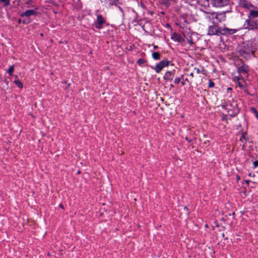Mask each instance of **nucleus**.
<instances>
[{
    "label": "nucleus",
    "mask_w": 258,
    "mask_h": 258,
    "mask_svg": "<svg viewBox=\"0 0 258 258\" xmlns=\"http://www.w3.org/2000/svg\"><path fill=\"white\" fill-rule=\"evenodd\" d=\"M171 38L178 42H182L184 41V39L181 35L176 33L173 34Z\"/></svg>",
    "instance_id": "12"
},
{
    "label": "nucleus",
    "mask_w": 258,
    "mask_h": 258,
    "mask_svg": "<svg viewBox=\"0 0 258 258\" xmlns=\"http://www.w3.org/2000/svg\"><path fill=\"white\" fill-rule=\"evenodd\" d=\"M214 85H215L214 83L211 80H209L208 87L209 88H212L214 86Z\"/></svg>",
    "instance_id": "22"
},
{
    "label": "nucleus",
    "mask_w": 258,
    "mask_h": 258,
    "mask_svg": "<svg viewBox=\"0 0 258 258\" xmlns=\"http://www.w3.org/2000/svg\"><path fill=\"white\" fill-rule=\"evenodd\" d=\"M154 48H155V49H156V48H158V46H157L155 45V46H154Z\"/></svg>",
    "instance_id": "38"
},
{
    "label": "nucleus",
    "mask_w": 258,
    "mask_h": 258,
    "mask_svg": "<svg viewBox=\"0 0 258 258\" xmlns=\"http://www.w3.org/2000/svg\"><path fill=\"white\" fill-rule=\"evenodd\" d=\"M251 111L254 114L255 117L258 119V112L256 110V109L254 107H251L250 108Z\"/></svg>",
    "instance_id": "20"
},
{
    "label": "nucleus",
    "mask_w": 258,
    "mask_h": 258,
    "mask_svg": "<svg viewBox=\"0 0 258 258\" xmlns=\"http://www.w3.org/2000/svg\"><path fill=\"white\" fill-rule=\"evenodd\" d=\"M18 23H19V24H20V23H21V19H19V20H18Z\"/></svg>",
    "instance_id": "35"
},
{
    "label": "nucleus",
    "mask_w": 258,
    "mask_h": 258,
    "mask_svg": "<svg viewBox=\"0 0 258 258\" xmlns=\"http://www.w3.org/2000/svg\"><path fill=\"white\" fill-rule=\"evenodd\" d=\"M243 139H245V135L244 133H243L242 136H241V137L240 138V141L241 142H243V141H242Z\"/></svg>",
    "instance_id": "27"
},
{
    "label": "nucleus",
    "mask_w": 258,
    "mask_h": 258,
    "mask_svg": "<svg viewBox=\"0 0 258 258\" xmlns=\"http://www.w3.org/2000/svg\"><path fill=\"white\" fill-rule=\"evenodd\" d=\"M255 48L253 44L251 42L243 43L239 49L240 55L246 59L250 58L251 55H254Z\"/></svg>",
    "instance_id": "2"
},
{
    "label": "nucleus",
    "mask_w": 258,
    "mask_h": 258,
    "mask_svg": "<svg viewBox=\"0 0 258 258\" xmlns=\"http://www.w3.org/2000/svg\"><path fill=\"white\" fill-rule=\"evenodd\" d=\"M169 63L170 61L167 59H163L156 65L154 70L157 73H159L164 67L169 66Z\"/></svg>",
    "instance_id": "5"
},
{
    "label": "nucleus",
    "mask_w": 258,
    "mask_h": 258,
    "mask_svg": "<svg viewBox=\"0 0 258 258\" xmlns=\"http://www.w3.org/2000/svg\"><path fill=\"white\" fill-rule=\"evenodd\" d=\"M181 84H182V85H185V83H184V82H181Z\"/></svg>",
    "instance_id": "39"
},
{
    "label": "nucleus",
    "mask_w": 258,
    "mask_h": 258,
    "mask_svg": "<svg viewBox=\"0 0 258 258\" xmlns=\"http://www.w3.org/2000/svg\"><path fill=\"white\" fill-rule=\"evenodd\" d=\"M244 26L249 30H254L258 28V20H253L248 18L244 23Z\"/></svg>",
    "instance_id": "3"
},
{
    "label": "nucleus",
    "mask_w": 258,
    "mask_h": 258,
    "mask_svg": "<svg viewBox=\"0 0 258 258\" xmlns=\"http://www.w3.org/2000/svg\"><path fill=\"white\" fill-rule=\"evenodd\" d=\"M173 87H174V86H173L172 84H171V85H170V87L173 88Z\"/></svg>",
    "instance_id": "41"
},
{
    "label": "nucleus",
    "mask_w": 258,
    "mask_h": 258,
    "mask_svg": "<svg viewBox=\"0 0 258 258\" xmlns=\"http://www.w3.org/2000/svg\"><path fill=\"white\" fill-rule=\"evenodd\" d=\"M59 207H60V208H62V209H63V205H61V204L59 205Z\"/></svg>",
    "instance_id": "34"
},
{
    "label": "nucleus",
    "mask_w": 258,
    "mask_h": 258,
    "mask_svg": "<svg viewBox=\"0 0 258 258\" xmlns=\"http://www.w3.org/2000/svg\"><path fill=\"white\" fill-rule=\"evenodd\" d=\"M183 77V75H181V77H180L181 78V79H182Z\"/></svg>",
    "instance_id": "40"
},
{
    "label": "nucleus",
    "mask_w": 258,
    "mask_h": 258,
    "mask_svg": "<svg viewBox=\"0 0 258 258\" xmlns=\"http://www.w3.org/2000/svg\"><path fill=\"white\" fill-rule=\"evenodd\" d=\"M236 32L235 29H230L227 28H224L223 29L220 28L216 24L209 27L208 34L209 35H226V34H233Z\"/></svg>",
    "instance_id": "1"
},
{
    "label": "nucleus",
    "mask_w": 258,
    "mask_h": 258,
    "mask_svg": "<svg viewBox=\"0 0 258 258\" xmlns=\"http://www.w3.org/2000/svg\"><path fill=\"white\" fill-rule=\"evenodd\" d=\"M152 56L153 58L155 60H159L161 57V54L158 52H153Z\"/></svg>",
    "instance_id": "14"
},
{
    "label": "nucleus",
    "mask_w": 258,
    "mask_h": 258,
    "mask_svg": "<svg viewBox=\"0 0 258 258\" xmlns=\"http://www.w3.org/2000/svg\"><path fill=\"white\" fill-rule=\"evenodd\" d=\"M14 71V66H11L9 69L8 70L7 72L10 75V76H12L13 72Z\"/></svg>",
    "instance_id": "16"
},
{
    "label": "nucleus",
    "mask_w": 258,
    "mask_h": 258,
    "mask_svg": "<svg viewBox=\"0 0 258 258\" xmlns=\"http://www.w3.org/2000/svg\"><path fill=\"white\" fill-rule=\"evenodd\" d=\"M241 79L243 80V78L242 76L241 75V74H239L238 76H235L233 79L234 81H237V82H239V80Z\"/></svg>",
    "instance_id": "19"
},
{
    "label": "nucleus",
    "mask_w": 258,
    "mask_h": 258,
    "mask_svg": "<svg viewBox=\"0 0 258 258\" xmlns=\"http://www.w3.org/2000/svg\"><path fill=\"white\" fill-rule=\"evenodd\" d=\"M185 81V82H187V83H189V81H188V79L187 78H186V79H185V81Z\"/></svg>",
    "instance_id": "33"
},
{
    "label": "nucleus",
    "mask_w": 258,
    "mask_h": 258,
    "mask_svg": "<svg viewBox=\"0 0 258 258\" xmlns=\"http://www.w3.org/2000/svg\"><path fill=\"white\" fill-rule=\"evenodd\" d=\"M238 85L239 86V87L241 88H243V85L242 83H241L239 81L238 82Z\"/></svg>",
    "instance_id": "29"
},
{
    "label": "nucleus",
    "mask_w": 258,
    "mask_h": 258,
    "mask_svg": "<svg viewBox=\"0 0 258 258\" xmlns=\"http://www.w3.org/2000/svg\"><path fill=\"white\" fill-rule=\"evenodd\" d=\"M258 17V11L250 10L248 15V18L252 19Z\"/></svg>",
    "instance_id": "13"
},
{
    "label": "nucleus",
    "mask_w": 258,
    "mask_h": 258,
    "mask_svg": "<svg viewBox=\"0 0 258 258\" xmlns=\"http://www.w3.org/2000/svg\"><path fill=\"white\" fill-rule=\"evenodd\" d=\"M118 8H119V9L121 12H122V9H121L120 7H119Z\"/></svg>",
    "instance_id": "37"
},
{
    "label": "nucleus",
    "mask_w": 258,
    "mask_h": 258,
    "mask_svg": "<svg viewBox=\"0 0 258 258\" xmlns=\"http://www.w3.org/2000/svg\"><path fill=\"white\" fill-rule=\"evenodd\" d=\"M217 13H212L208 16V18L210 20H213V22H214V21L215 20V15H216Z\"/></svg>",
    "instance_id": "18"
},
{
    "label": "nucleus",
    "mask_w": 258,
    "mask_h": 258,
    "mask_svg": "<svg viewBox=\"0 0 258 258\" xmlns=\"http://www.w3.org/2000/svg\"><path fill=\"white\" fill-rule=\"evenodd\" d=\"M253 165L254 168L258 167V160H255L253 162Z\"/></svg>",
    "instance_id": "25"
},
{
    "label": "nucleus",
    "mask_w": 258,
    "mask_h": 258,
    "mask_svg": "<svg viewBox=\"0 0 258 258\" xmlns=\"http://www.w3.org/2000/svg\"><path fill=\"white\" fill-rule=\"evenodd\" d=\"M32 3V0H26L24 4L25 5H31Z\"/></svg>",
    "instance_id": "24"
},
{
    "label": "nucleus",
    "mask_w": 258,
    "mask_h": 258,
    "mask_svg": "<svg viewBox=\"0 0 258 258\" xmlns=\"http://www.w3.org/2000/svg\"><path fill=\"white\" fill-rule=\"evenodd\" d=\"M180 80H181L180 78H178V77L175 78V79L174 80V83L176 84H177L180 82Z\"/></svg>",
    "instance_id": "23"
},
{
    "label": "nucleus",
    "mask_w": 258,
    "mask_h": 258,
    "mask_svg": "<svg viewBox=\"0 0 258 258\" xmlns=\"http://www.w3.org/2000/svg\"><path fill=\"white\" fill-rule=\"evenodd\" d=\"M3 4L4 7H7L10 5V0H0V4Z\"/></svg>",
    "instance_id": "15"
},
{
    "label": "nucleus",
    "mask_w": 258,
    "mask_h": 258,
    "mask_svg": "<svg viewBox=\"0 0 258 258\" xmlns=\"http://www.w3.org/2000/svg\"><path fill=\"white\" fill-rule=\"evenodd\" d=\"M194 70L196 72L197 74H200V70L199 68H195Z\"/></svg>",
    "instance_id": "28"
},
{
    "label": "nucleus",
    "mask_w": 258,
    "mask_h": 258,
    "mask_svg": "<svg viewBox=\"0 0 258 258\" xmlns=\"http://www.w3.org/2000/svg\"><path fill=\"white\" fill-rule=\"evenodd\" d=\"M246 183H247V184H249V180H246Z\"/></svg>",
    "instance_id": "36"
},
{
    "label": "nucleus",
    "mask_w": 258,
    "mask_h": 258,
    "mask_svg": "<svg viewBox=\"0 0 258 258\" xmlns=\"http://www.w3.org/2000/svg\"><path fill=\"white\" fill-rule=\"evenodd\" d=\"M211 4L216 7H222L229 4V0H211Z\"/></svg>",
    "instance_id": "6"
},
{
    "label": "nucleus",
    "mask_w": 258,
    "mask_h": 258,
    "mask_svg": "<svg viewBox=\"0 0 258 258\" xmlns=\"http://www.w3.org/2000/svg\"><path fill=\"white\" fill-rule=\"evenodd\" d=\"M111 5H116V1H114L113 2V3L111 4Z\"/></svg>",
    "instance_id": "32"
},
{
    "label": "nucleus",
    "mask_w": 258,
    "mask_h": 258,
    "mask_svg": "<svg viewBox=\"0 0 258 258\" xmlns=\"http://www.w3.org/2000/svg\"><path fill=\"white\" fill-rule=\"evenodd\" d=\"M30 20L28 18H27L23 20V23L24 24H28V23H30Z\"/></svg>",
    "instance_id": "26"
},
{
    "label": "nucleus",
    "mask_w": 258,
    "mask_h": 258,
    "mask_svg": "<svg viewBox=\"0 0 258 258\" xmlns=\"http://www.w3.org/2000/svg\"><path fill=\"white\" fill-rule=\"evenodd\" d=\"M174 70L172 71H167L164 76V79L171 81L174 77Z\"/></svg>",
    "instance_id": "11"
},
{
    "label": "nucleus",
    "mask_w": 258,
    "mask_h": 258,
    "mask_svg": "<svg viewBox=\"0 0 258 258\" xmlns=\"http://www.w3.org/2000/svg\"><path fill=\"white\" fill-rule=\"evenodd\" d=\"M238 4L240 7L246 9H250L253 7V6L247 0H239Z\"/></svg>",
    "instance_id": "7"
},
{
    "label": "nucleus",
    "mask_w": 258,
    "mask_h": 258,
    "mask_svg": "<svg viewBox=\"0 0 258 258\" xmlns=\"http://www.w3.org/2000/svg\"><path fill=\"white\" fill-rule=\"evenodd\" d=\"M227 106V104H223L222 105V107L223 108H226Z\"/></svg>",
    "instance_id": "30"
},
{
    "label": "nucleus",
    "mask_w": 258,
    "mask_h": 258,
    "mask_svg": "<svg viewBox=\"0 0 258 258\" xmlns=\"http://www.w3.org/2000/svg\"><path fill=\"white\" fill-rule=\"evenodd\" d=\"M237 72L239 74H247L249 72L248 67L243 63L241 66H239L237 68Z\"/></svg>",
    "instance_id": "8"
},
{
    "label": "nucleus",
    "mask_w": 258,
    "mask_h": 258,
    "mask_svg": "<svg viewBox=\"0 0 258 258\" xmlns=\"http://www.w3.org/2000/svg\"><path fill=\"white\" fill-rule=\"evenodd\" d=\"M145 62V61L144 60V59H143L142 58H140L137 61V63L140 65H142V64H144Z\"/></svg>",
    "instance_id": "21"
},
{
    "label": "nucleus",
    "mask_w": 258,
    "mask_h": 258,
    "mask_svg": "<svg viewBox=\"0 0 258 258\" xmlns=\"http://www.w3.org/2000/svg\"><path fill=\"white\" fill-rule=\"evenodd\" d=\"M106 22L105 19L101 15H97V19L93 25L97 29H101L103 28V25Z\"/></svg>",
    "instance_id": "4"
},
{
    "label": "nucleus",
    "mask_w": 258,
    "mask_h": 258,
    "mask_svg": "<svg viewBox=\"0 0 258 258\" xmlns=\"http://www.w3.org/2000/svg\"><path fill=\"white\" fill-rule=\"evenodd\" d=\"M215 20L214 21V23L216 24L219 22H221L225 20V14L224 13H216V15H215Z\"/></svg>",
    "instance_id": "9"
},
{
    "label": "nucleus",
    "mask_w": 258,
    "mask_h": 258,
    "mask_svg": "<svg viewBox=\"0 0 258 258\" xmlns=\"http://www.w3.org/2000/svg\"><path fill=\"white\" fill-rule=\"evenodd\" d=\"M189 76L191 77V78H193L194 75V73L193 72H191L189 74Z\"/></svg>",
    "instance_id": "31"
},
{
    "label": "nucleus",
    "mask_w": 258,
    "mask_h": 258,
    "mask_svg": "<svg viewBox=\"0 0 258 258\" xmlns=\"http://www.w3.org/2000/svg\"><path fill=\"white\" fill-rule=\"evenodd\" d=\"M37 14V12L34 10H28L26 12L22 13L20 16L22 18L23 17H29L31 16L36 15Z\"/></svg>",
    "instance_id": "10"
},
{
    "label": "nucleus",
    "mask_w": 258,
    "mask_h": 258,
    "mask_svg": "<svg viewBox=\"0 0 258 258\" xmlns=\"http://www.w3.org/2000/svg\"><path fill=\"white\" fill-rule=\"evenodd\" d=\"M14 83L16 84V85L20 88H23V84L20 81H19L17 79H16L15 81H14Z\"/></svg>",
    "instance_id": "17"
}]
</instances>
